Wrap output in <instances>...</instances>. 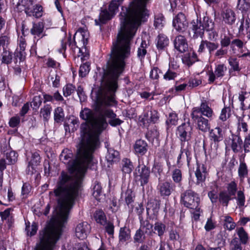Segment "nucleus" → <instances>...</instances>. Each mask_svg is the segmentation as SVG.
Here are the masks:
<instances>
[{
	"label": "nucleus",
	"mask_w": 250,
	"mask_h": 250,
	"mask_svg": "<svg viewBox=\"0 0 250 250\" xmlns=\"http://www.w3.org/2000/svg\"><path fill=\"white\" fill-rule=\"evenodd\" d=\"M25 231L27 232L28 235L32 236L36 233L38 230V225L36 223L33 222L30 227V222L28 221L27 222H25Z\"/></svg>",
	"instance_id": "864d4df0"
},
{
	"label": "nucleus",
	"mask_w": 250,
	"mask_h": 250,
	"mask_svg": "<svg viewBox=\"0 0 250 250\" xmlns=\"http://www.w3.org/2000/svg\"><path fill=\"white\" fill-rule=\"evenodd\" d=\"M227 190H223L219 193V201L223 206L228 207L229 202L233 199L237 194L238 185L234 180L228 183L226 186Z\"/></svg>",
	"instance_id": "423d86ee"
},
{
	"label": "nucleus",
	"mask_w": 250,
	"mask_h": 250,
	"mask_svg": "<svg viewBox=\"0 0 250 250\" xmlns=\"http://www.w3.org/2000/svg\"><path fill=\"white\" fill-rule=\"evenodd\" d=\"M174 48L180 53L186 52L188 50V43L185 36H177L173 42Z\"/></svg>",
	"instance_id": "412c9836"
},
{
	"label": "nucleus",
	"mask_w": 250,
	"mask_h": 250,
	"mask_svg": "<svg viewBox=\"0 0 250 250\" xmlns=\"http://www.w3.org/2000/svg\"><path fill=\"white\" fill-rule=\"evenodd\" d=\"M133 147L136 154L143 156L147 152L148 145L145 141L140 139L136 141Z\"/></svg>",
	"instance_id": "c85d7f7f"
},
{
	"label": "nucleus",
	"mask_w": 250,
	"mask_h": 250,
	"mask_svg": "<svg viewBox=\"0 0 250 250\" xmlns=\"http://www.w3.org/2000/svg\"><path fill=\"white\" fill-rule=\"evenodd\" d=\"M149 0H134L129 7L123 6L120 14V19L140 25L143 18L146 16V5Z\"/></svg>",
	"instance_id": "7ed1b4c3"
},
{
	"label": "nucleus",
	"mask_w": 250,
	"mask_h": 250,
	"mask_svg": "<svg viewBox=\"0 0 250 250\" xmlns=\"http://www.w3.org/2000/svg\"><path fill=\"white\" fill-rule=\"evenodd\" d=\"M17 158L18 154L14 151H10L6 153L5 160L9 165L15 164L17 160Z\"/></svg>",
	"instance_id": "bf43d9fd"
},
{
	"label": "nucleus",
	"mask_w": 250,
	"mask_h": 250,
	"mask_svg": "<svg viewBox=\"0 0 250 250\" xmlns=\"http://www.w3.org/2000/svg\"><path fill=\"white\" fill-rule=\"evenodd\" d=\"M209 138L210 143L211 150L216 153L218 147V143L223 139V131L221 128L216 127L209 129Z\"/></svg>",
	"instance_id": "9d476101"
},
{
	"label": "nucleus",
	"mask_w": 250,
	"mask_h": 250,
	"mask_svg": "<svg viewBox=\"0 0 250 250\" xmlns=\"http://www.w3.org/2000/svg\"><path fill=\"white\" fill-rule=\"evenodd\" d=\"M148 45L146 41H142L140 47L137 50V57L140 60H142L147 53L146 48Z\"/></svg>",
	"instance_id": "a18cd8bd"
},
{
	"label": "nucleus",
	"mask_w": 250,
	"mask_h": 250,
	"mask_svg": "<svg viewBox=\"0 0 250 250\" xmlns=\"http://www.w3.org/2000/svg\"><path fill=\"white\" fill-rule=\"evenodd\" d=\"M192 127L188 120L187 123H184L177 127L176 134L180 140V145L185 147L191 146V134Z\"/></svg>",
	"instance_id": "20e7f679"
},
{
	"label": "nucleus",
	"mask_w": 250,
	"mask_h": 250,
	"mask_svg": "<svg viewBox=\"0 0 250 250\" xmlns=\"http://www.w3.org/2000/svg\"><path fill=\"white\" fill-rule=\"evenodd\" d=\"M133 239L134 243H143L146 239L145 232L144 230L139 229L136 230Z\"/></svg>",
	"instance_id": "5fc2aeb1"
},
{
	"label": "nucleus",
	"mask_w": 250,
	"mask_h": 250,
	"mask_svg": "<svg viewBox=\"0 0 250 250\" xmlns=\"http://www.w3.org/2000/svg\"><path fill=\"white\" fill-rule=\"evenodd\" d=\"M159 206V203L157 200H149L147 203L146 207L147 213H148L151 210H152L153 213L157 212L160 208Z\"/></svg>",
	"instance_id": "49530a36"
},
{
	"label": "nucleus",
	"mask_w": 250,
	"mask_h": 250,
	"mask_svg": "<svg viewBox=\"0 0 250 250\" xmlns=\"http://www.w3.org/2000/svg\"><path fill=\"white\" fill-rule=\"evenodd\" d=\"M76 35L77 33H75L73 37V42H71V36L69 37L67 41L69 42V47H71V49L74 52H75L76 50L78 51V58L81 57V60L82 62H83L89 58V53L87 52L85 47L87 44L88 39L87 38H85L84 35L82 33L80 34V37L81 38V41L83 42V46L80 47L77 45V42L75 41Z\"/></svg>",
	"instance_id": "1a4fd4ad"
},
{
	"label": "nucleus",
	"mask_w": 250,
	"mask_h": 250,
	"mask_svg": "<svg viewBox=\"0 0 250 250\" xmlns=\"http://www.w3.org/2000/svg\"><path fill=\"white\" fill-rule=\"evenodd\" d=\"M166 231V225L162 222H156L153 225V229L149 231V235L152 236L154 234H157L162 238Z\"/></svg>",
	"instance_id": "bb28decb"
},
{
	"label": "nucleus",
	"mask_w": 250,
	"mask_h": 250,
	"mask_svg": "<svg viewBox=\"0 0 250 250\" xmlns=\"http://www.w3.org/2000/svg\"><path fill=\"white\" fill-rule=\"evenodd\" d=\"M156 46L159 51H164L169 44V39L163 34H160L156 39Z\"/></svg>",
	"instance_id": "c756f323"
},
{
	"label": "nucleus",
	"mask_w": 250,
	"mask_h": 250,
	"mask_svg": "<svg viewBox=\"0 0 250 250\" xmlns=\"http://www.w3.org/2000/svg\"><path fill=\"white\" fill-rule=\"evenodd\" d=\"M239 100L241 102V108L243 110L250 108V93L239 94Z\"/></svg>",
	"instance_id": "c9c22d12"
},
{
	"label": "nucleus",
	"mask_w": 250,
	"mask_h": 250,
	"mask_svg": "<svg viewBox=\"0 0 250 250\" xmlns=\"http://www.w3.org/2000/svg\"><path fill=\"white\" fill-rule=\"evenodd\" d=\"M236 231L239 237V242L243 245L248 244L249 241V236L245 229L243 227L237 228Z\"/></svg>",
	"instance_id": "72a5a7b5"
},
{
	"label": "nucleus",
	"mask_w": 250,
	"mask_h": 250,
	"mask_svg": "<svg viewBox=\"0 0 250 250\" xmlns=\"http://www.w3.org/2000/svg\"><path fill=\"white\" fill-rule=\"evenodd\" d=\"M90 70V63L88 62L83 63L80 67L79 71V76L81 77H85Z\"/></svg>",
	"instance_id": "e2e57ef3"
},
{
	"label": "nucleus",
	"mask_w": 250,
	"mask_h": 250,
	"mask_svg": "<svg viewBox=\"0 0 250 250\" xmlns=\"http://www.w3.org/2000/svg\"><path fill=\"white\" fill-rule=\"evenodd\" d=\"M94 218L97 223L101 225H105L106 221V217L104 212L101 210H97L94 214Z\"/></svg>",
	"instance_id": "58836bf2"
},
{
	"label": "nucleus",
	"mask_w": 250,
	"mask_h": 250,
	"mask_svg": "<svg viewBox=\"0 0 250 250\" xmlns=\"http://www.w3.org/2000/svg\"><path fill=\"white\" fill-rule=\"evenodd\" d=\"M42 103V98L40 95L34 96L30 105L33 110L37 111Z\"/></svg>",
	"instance_id": "680f3d73"
},
{
	"label": "nucleus",
	"mask_w": 250,
	"mask_h": 250,
	"mask_svg": "<svg viewBox=\"0 0 250 250\" xmlns=\"http://www.w3.org/2000/svg\"><path fill=\"white\" fill-rule=\"evenodd\" d=\"M82 139L78 149L77 156L72 160V153L62 154L61 160L68 165L70 173L62 171L58 178L53 192L57 197L58 206L50 223L40 232L41 245L36 250H53L55 245L62 234L64 224L67 221L69 212L74 205L82 187L83 178L92 160L91 146L85 145L88 136L81 132Z\"/></svg>",
	"instance_id": "f03ea898"
},
{
	"label": "nucleus",
	"mask_w": 250,
	"mask_h": 250,
	"mask_svg": "<svg viewBox=\"0 0 250 250\" xmlns=\"http://www.w3.org/2000/svg\"><path fill=\"white\" fill-rule=\"evenodd\" d=\"M191 111L203 117H206L209 120H213L215 116L213 109L208 105L206 101L202 102L200 106L193 107Z\"/></svg>",
	"instance_id": "f8f14e48"
},
{
	"label": "nucleus",
	"mask_w": 250,
	"mask_h": 250,
	"mask_svg": "<svg viewBox=\"0 0 250 250\" xmlns=\"http://www.w3.org/2000/svg\"><path fill=\"white\" fill-rule=\"evenodd\" d=\"M131 238V231L129 228L126 227H122L120 229L119 234V243L124 244Z\"/></svg>",
	"instance_id": "7c9ffc66"
},
{
	"label": "nucleus",
	"mask_w": 250,
	"mask_h": 250,
	"mask_svg": "<svg viewBox=\"0 0 250 250\" xmlns=\"http://www.w3.org/2000/svg\"><path fill=\"white\" fill-rule=\"evenodd\" d=\"M165 18L161 14H159L155 16L154 25L156 28L161 29L165 24Z\"/></svg>",
	"instance_id": "13d9d810"
},
{
	"label": "nucleus",
	"mask_w": 250,
	"mask_h": 250,
	"mask_svg": "<svg viewBox=\"0 0 250 250\" xmlns=\"http://www.w3.org/2000/svg\"><path fill=\"white\" fill-rule=\"evenodd\" d=\"M41 157L38 152L32 153L31 159L29 162V165L31 167L32 169H34V167L38 166L41 162Z\"/></svg>",
	"instance_id": "4d7b16f0"
},
{
	"label": "nucleus",
	"mask_w": 250,
	"mask_h": 250,
	"mask_svg": "<svg viewBox=\"0 0 250 250\" xmlns=\"http://www.w3.org/2000/svg\"><path fill=\"white\" fill-rule=\"evenodd\" d=\"M224 221L225 223L224 226L228 230L231 231L234 229L236 227L235 223L233 221L232 218L230 216H225Z\"/></svg>",
	"instance_id": "6e6d98bb"
},
{
	"label": "nucleus",
	"mask_w": 250,
	"mask_h": 250,
	"mask_svg": "<svg viewBox=\"0 0 250 250\" xmlns=\"http://www.w3.org/2000/svg\"><path fill=\"white\" fill-rule=\"evenodd\" d=\"M1 63L8 64L11 62L12 61V53L9 50L3 51L1 53Z\"/></svg>",
	"instance_id": "052dcab7"
},
{
	"label": "nucleus",
	"mask_w": 250,
	"mask_h": 250,
	"mask_svg": "<svg viewBox=\"0 0 250 250\" xmlns=\"http://www.w3.org/2000/svg\"><path fill=\"white\" fill-rule=\"evenodd\" d=\"M230 108L229 107H224L221 110L219 119L223 122L226 121L230 116Z\"/></svg>",
	"instance_id": "69168bd1"
},
{
	"label": "nucleus",
	"mask_w": 250,
	"mask_h": 250,
	"mask_svg": "<svg viewBox=\"0 0 250 250\" xmlns=\"http://www.w3.org/2000/svg\"><path fill=\"white\" fill-rule=\"evenodd\" d=\"M76 90V87L71 83L66 84L63 88V95L64 97L71 95Z\"/></svg>",
	"instance_id": "338daca9"
},
{
	"label": "nucleus",
	"mask_w": 250,
	"mask_h": 250,
	"mask_svg": "<svg viewBox=\"0 0 250 250\" xmlns=\"http://www.w3.org/2000/svg\"><path fill=\"white\" fill-rule=\"evenodd\" d=\"M181 201L185 207L199 211L200 198L191 189H188L181 194Z\"/></svg>",
	"instance_id": "0eeeda50"
},
{
	"label": "nucleus",
	"mask_w": 250,
	"mask_h": 250,
	"mask_svg": "<svg viewBox=\"0 0 250 250\" xmlns=\"http://www.w3.org/2000/svg\"><path fill=\"white\" fill-rule=\"evenodd\" d=\"M191 31L193 32V38L197 39L199 37L203 38L204 36L205 29L204 24L201 20L197 19L193 20L191 23Z\"/></svg>",
	"instance_id": "6ab92c4d"
},
{
	"label": "nucleus",
	"mask_w": 250,
	"mask_h": 250,
	"mask_svg": "<svg viewBox=\"0 0 250 250\" xmlns=\"http://www.w3.org/2000/svg\"><path fill=\"white\" fill-rule=\"evenodd\" d=\"M138 26L135 23H121V30L116 40L113 42L110 57L103 69L95 108L98 116L95 117L94 112L88 108H83L80 113V118L86 121L81 124V131L88 136L85 145L91 144V150L99 144L100 135L108 126L107 119L112 126L123 123L109 107L117 103L115 93L118 88V81L124 71L125 59L130 56V42Z\"/></svg>",
	"instance_id": "f257e3e1"
},
{
	"label": "nucleus",
	"mask_w": 250,
	"mask_h": 250,
	"mask_svg": "<svg viewBox=\"0 0 250 250\" xmlns=\"http://www.w3.org/2000/svg\"><path fill=\"white\" fill-rule=\"evenodd\" d=\"M236 195H237V196H236L235 195L234 199H236L237 206H238L239 208L243 207L246 202V198L244 191L239 190L237 191Z\"/></svg>",
	"instance_id": "8fccbe9b"
},
{
	"label": "nucleus",
	"mask_w": 250,
	"mask_h": 250,
	"mask_svg": "<svg viewBox=\"0 0 250 250\" xmlns=\"http://www.w3.org/2000/svg\"><path fill=\"white\" fill-rule=\"evenodd\" d=\"M90 229V226L87 222H81L75 228V235L79 239L83 240L87 237Z\"/></svg>",
	"instance_id": "a211bd4d"
},
{
	"label": "nucleus",
	"mask_w": 250,
	"mask_h": 250,
	"mask_svg": "<svg viewBox=\"0 0 250 250\" xmlns=\"http://www.w3.org/2000/svg\"><path fill=\"white\" fill-rule=\"evenodd\" d=\"M133 168L132 163L127 158H124L122 161V170L124 173L130 174Z\"/></svg>",
	"instance_id": "4c0bfd02"
},
{
	"label": "nucleus",
	"mask_w": 250,
	"mask_h": 250,
	"mask_svg": "<svg viewBox=\"0 0 250 250\" xmlns=\"http://www.w3.org/2000/svg\"><path fill=\"white\" fill-rule=\"evenodd\" d=\"M220 17L222 23L229 26L233 25L236 20L235 12L229 7H224L221 10Z\"/></svg>",
	"instance_id": "2eb2a0df"
},
{
	"label": "nucleus",
	"mask_w": 250,
	"mask_h": 250,
	"mask_svg": "<svg viewBox=\"0 0 250 250\" xmlns=\"http://www.w3.org/2000/svg\"><path fill=\"white\" fill-rule=\"evenodd\" d=\"M135 194L130 188H127L125 192H122L121 198L124 199L128 208L132 210L134 207Z\"/></svg>",
	"instance_id": "393cba45"
},
{
	"label": "nucleus",
	"mask_w": 250,
	"mask_h": 250,
	"mask_svg": "<svg viewBox=\"0 0 250 250\" xmlns=\"http://www.w3.org/2000/svg\"><path fill=\"white\" fill-rule=\"evenodd\" d=\"M168 237L169 240L173 242L179 241L180 235L176 228H172L168 231Z\"/></svg>",
	"instance_id": "0e129e2a"
},
{
	"label": "nucleus",
	"mask_w": 250,
	"mask_h": 250,
	"mask_svg": "<svg viewBox=\"0 0 250 250\" xmlns=\"http://www.w3.org/2000/svg\"><path fill=\"white\" fill-rule=\"evenodd\" d=\"M10 42L9 34L3 33L0 35V53L3 51L9 50L8 46Z\"/></svg>",
	"instance_id": "2f4dec72"
},
{
	"label": "nucleus",
	"mask_w": 250,
	"mask_h": 250,
	"mask_svg": "<svg viewBox=\"0 0 250 250\" xmlns=\"http://www.w3.org/2000/svg\"><path fill=\"white\" fill-rule=\"evenodd\" d=\"M119 3L116 0H112L108 5V10L106 8H101L99 20H95L96 25L106 23L112 19L119 10Z\"/></svg>",
	"instance_id": "39448f33"
},
{
	"label": "nucleus",
	"mask_w": 250,
	"mask_h": 250,
	"mask_svg": "<svg viewBox=\"0 0 250 250\" xmlns=\"http://www.w3.org/2000/svg\"><path fill=\"white\" fill-rule=\"evenodd\" d=\"M138 170L139 176H140V181L141 186H144L147 184L149 181L150 176L149 168L146 166L143 163L141 164L140 161H139V165L136 168V170Z\"/></svg>",
	"instance_id": "f3484780"
},
{
	"label": "nucleus",
	"mask_w": 250,
	"mask_h": 250,
	"mask_svg": "<svg viewBox=\"0 0 250 250\" xmlns=\"http://www.w3.org/2000/svg\"><path fill=\"white\" fill-rule=\"evenodd\" d=\"M171 177L174 183L181 184L182 181V172L180 169L176 168L171 173Z\"/></svg>",
	"instance_id": "de8ad7c7"
},
{
	"label": "nucleus",
	"mask_w": 250,
	"mask_h": 250,
	"mask_svg": "<svg viewBox=\"0 0 250 250\" xmlns=\"http://www.w3.org/2000/svg\"><path fill=\"white\" fill-rule=\"evenodd\" d=\"M241 244L237 238H233L230 243V250H242Z\"/></svg>",
	"instance_id": "774afa93"
},
{
	"label": "nucleus",
	"mask_w": 250,
	"mask_h": 250,
	"mask_svg": "<svg viewBox=\"0 0 250 250\" xmlns=\"http://www.w3.org/2000/svg\"><path fill=\"white\" fill-rule=\"evenodd\" d=\"M203 23L205 30L207 31H212L214 28V22L212 19L208 17H204L203 18Z\"/></svg>",
	"instance_id": "603ef678"
},
{
	"label": "nucleus",
	"mask_w": 250,
	"mask_h": 250,
	"mask_svg": "<svg viewBox=\"0 0 250 250\" xmlns=\"http://www.w3.org/2000/svg\"><path fill=\"white\" fill-rule=\"evenodd\" d=\"M248 130V125L246 122V119L243 117H239L237 123L238 134L240 135V132L246 133Z\"/></svg>",
	"instance_id": "a19ab883"
},
{
	"label": "nucleus",
	"mask_w": 250,
	"mask_h": 250,
	"mask_svg": "<svg viewBox=\"0 0 250 250\" xmlns=\"http://www.w3.org/2000/svg\"><path fill=\"white\" fill-rule=\"evenodd\" d=\"M119 152L112 148L107 149V154L106 158L108 162H116L119 159Z\"/></svg>",
	"instance_id": "c03bdc74"
},
{
	"label": "nucleus",
	"mask_w": 250,
	"mask_h": 250,
	"mask_svg": "<svg viewBox=\"0 0 250 250\" xmlns=\"http://www.w3.org/2000/svg\"><path fill=\"white\" fill-rule=\"evenodd\" d=\"M159 119L158 112L152 107L147 106L145 108L143 113L139 116V121L141 126L148 127L150 124L157 123Z\"/></svg>",
	"instance_id": "6e6552de"
},
{
	"label": "nucleus",
	"mask_w": 250,
	"mask_h": 250,
	"mask_svg": "<svg viewBox=\"0 0 250 250\" xmlns=\"http://www.w3.org/2000/svg\"><path fill=\"white\" fill-rule=\"evenodd\" d=\"M140 229L144 231L146 234L149 235V231L153 229V225L151 224L149 221L147 220H144L143 218L140 217Z\"/></svg>",
	"instance_id": "79ce46f5"
},
{
	"label": "nucleus",
	"mask_w": 250,
	"mask_h": 250,
	"mask_svg": "<svg viewBox=\"0 0 250 250\" xmlns=\"http://www.w3.org/2000/svg\"><path fill=\"white\" fill-rule=\"evenodd\" d=\"M182 60L183 62L188 66H191L198 61L197 56L194 52L186 53Z\"/></svg>",
	"instance_id": "473e14b6"
},
{
	"label": "nucleus",
	"mask_w": 250,
	"mask_h": 250,
	"mask_svg": "<svg viewBox=\"0 0 250 250\" xmlns=\"http://www.w3.org/2000/svg\"><path fill=\"white\" fill-rule=\"evenodd\" d=\"M227 71V66L223 63L216 64L214 70H210L208 72V82L209 84L212 83L216 79H222L225 76Z\"/></svg>",
	"instance_id": "ddd939ff"
},
{
	"label": "nucleus",
	"mask_w": 250,
	"mask_h": 250,
	"mask_svg": "<svg viewBox=\"0 0 250 250\" xmlns=\"http://www.w3.org/2000/svg\"><path fill=\"white\" fill-rule=\"evenodd\" d=\"M52 107L50 104H46L41 108L40 110V116L42 117L44 121L47 122L50 118Z\"/></svg>",
	"instance_id": "ea45409f"
},
{
	"label": "nucleus",
	"mask_w": 250,
	"mask_h": 250,
	"mask_svg": "<svg viewBox=\"0 0 250 250\" xmlns=\"http://www.w3.org/2000/svg\"><path fill=\"white\" fill-rule=\"evenodd\" d=\"M185 146L180 145V152L177 157V165H182L183 159H184L185 155L186 157L187 162L188 166L189 165L190 160H191V146Z\"/></svg>",
	"instance_id": "aec40b11"
},
{
	"label": "nucleus",
	"mask_w": 250,
	"mask_h": 250,
	"mask_svg": "<svg viewBox=\"0 0 250 250\" xmlns=\"http://www.w3.org/2000/svg\"><path fill=\"white\" fill-rule=\"evenodd\" d=\"M190 115L193 123L197 125V129L203 132H207L209 130L210 124L208 119L192 111Z\"/></svg>",
	"instance_id": "9b49d317"
},
{
	"label": "nucleus",
	"mask_w": 250,
	"mask_h": 250,
	"mask_svg": "<svg viewBox=\"0 0 250 250\" xmlns=\"http://www.w3.org/2000/svg\"><path fill=\"white\" fill-rule=\"evenodd\" d=\"M172 25L177 32L184 33L187 30L188 25L185 14L178 13L173 19Z\"/></svg>",
	"instance_id": "dca6fc26"
},
{
	"label": "nucleus",
	"mask_w": 250,
	"mask_h": 250,
	"mask_svg": "<svg viewBox=\"0 0 250 250\" xmlns=\"http://www.w3.org/2000/svg\"><path fill=\"white\" fill-rule=\"evenodd\" d=\"M24 12L27 16L39 18L42 15V7L39 4L35 5L33 8L26 7L24 8Z\"/></svg>",
	"instance_id": "cd10ccee"
},
{
	"label": "nucleus",
	"mask_w": 250,
	"mask_h": 250,
	"mask_svg": "<svg viewBox=\"0 0 250 250\" xmlns=\"http://www.w3.org/2000/svg\"><path fill=\"white\" fill-rule=\"evenodd\" d=\"M44 28V23L43 22H33L32 27L30 29V33L34 36V38L39 37L41 39L46 36V34L43 33Z\"/></svg>",
	"instance_id": "b1692460"
},
{
	"label": "nucleus",
	"mask_w": 250,
	"mask_h": 250,
	"mask_svg": "<svg viewBox=\"0 0 250 250\" xmlns=\"http://www.w3.org/2000/svg\"><path fill=\"white\" fill-rule=\"evenodd\" d=\"M178 117L175 112H171L169 113L167 119L166 121V124L170 127L171 125H176L177 124Z\"/></svg>",
	"instance_id": "3c124183"
},
{
	"label": "nucleus",
	"mask_w": 250,
	"mask_h": 250,
	"mask_svg": "<svg viewBox=\"0 0 250 250\" xmlns=\"http://www.w3.org/2000/svg\"><path fill=\"white\" fill-rule=\"evenodd\" d=\"M64 113L61 107H58L55 109L54 112V119L56 123H60L63 121Z\"/></svg>",
	"instance_id": "37998d69"
},
{
	"label": "nucleus",
	"mask_w": 250,
	"mask_h": 250,
	"mask_svg": "<svg viewBox=\"0 0 250 250\" xmlns=\"http://www.w3.org/2000/svg\"><path fill=\"white\" fill-rule=\"evenodd\" d=\"M233 35L229 33L228 34L224 33L220 35V45L222 47H228L232 43V39Z\"/></svg>",
	"instance_id": "f704fd0d"
},
{
	"label": "nucleus",
	"mask_w": 250,
	"mask_h": 250,
	"mask_svg": "<svg viewBox=\"0 0 250 250\" xmlns=\"http://www.w3.org/2000/svg\"><path fill=\"white\" fill-rule=\"evenodd\" d=\"M18 42L20 51L17 53V57H19L20 61H22V58H24L25 56V50L27 44L25 39L22 36L19 38Z\"/></svg>",
	"instance_id": "e433bc0d"
},
{
	"label": "nucleus",
	"mask_w": 250,
	"mask_h": 250,
	"mask_svg": "<svg viewBox=\"0 0 250 250\" xmlns=\"http://www.w3.org/2000/svg\"><path fill=\"white\" fill-rule=\"evenodd\" d=\"M237 7L242 13L246 12L250 9V0H238Z\"/></svg>",
	"instance_id": "09e8293b"
},
{
	"label": "nucleus",
	"mask_w": 250,
	"mask_h": 250,
	"mask_svg": "<svg viewBox=\"0 0 250 250\" xmlns=\"http://www.w3.org/2000/svg\"><path fill=\"white\" fill-rule=\"evenodd\" d=\"M243 142L239 134H232L229 140V145L234 153L239 152L242 150Z\"/></svg>",
	"instance_id": "4be33fe9"
},
{
	"label": "nucleus",
	"mask_w": 250,
	"mask_h": 250,
	"mask_svg": "<svg viewBox=\"0 0 250 250\" xmlns=\"http://www.w3.org/2000/svg\"><path fill=\"white\" fill-rule=\"evenodd\" d=\"M207 171L206 166L203 164H197V168L195 172V175L196 177V184L203 186V183L205 182Z\"/></svg>",
	"instance_id": "5701e85b"
},
{
	"label": "nucleus",
	"mask_w": 250,
	"mask_h": 250,
	"mask_svg": "<svg viewBox=\"0 0 250 250\" xmlns=\"http://www.w3.org/2000/svg\"><path fill=\"white\" fill-rule=\"evenodd\" d=\"M245 154H242L240 156V165L238 169V176L241 181L243 180L248 175V169L246 164L244 162Z\"/></svg>",
	"instance_id": "a878e982"
},
{
	"label": "nucleus",
	"mask_w": 250,
	"mask_h": 250,
	"mask_svg": "<svg viewBox=\"0 0 250 250\" xmlns=\"http://www.w3.org/2000/svg\"><path fill=\"white\" fill-rule=\"evenodd\" d=\"M176 186L171 181H165L159 183L157 189L163 198L169 197L175 191Z\"/></svg>",
	"instance_id": "4468645a"
}]
</instances>
